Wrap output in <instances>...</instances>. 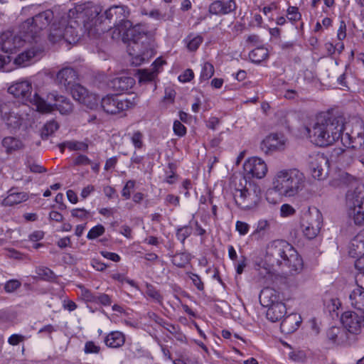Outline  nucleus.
Listing matches in <instances>:
<instances>
[{"instance_id": "864d4df0", "label": "nucleus", "mask_w": 364, "mask_h": 364, "mask_svg": "<svg viewBox=\"0 0 364 364\" xmlns=\"http://www.w3.org/2000/svg\"><path fill=\"white\" fill-rule=\"evenodd\" d=\"M188 261V257L184 254H178L175 255L173 259V263L178 267H184Z\"/></svg>"}, {"instance_id": "09e8293b", "label": "nucleus", "mask_w": 364, "mask_h": 364, "mask_svg": "<svg viewBox=\"0 0 364 364\" xmlns=\"http://www.w3.org/2000/svg\"><path fill=\"white\" fill-rule=\"evenodd\" d=\"M146 293L149 297L152 298L153 299L159 302L161 301L162 297L161 294L151 284H146Z\"/></svg>"}, {"instance_id": "4d7b16f0", "label": "nucleus", "mask_w": 364, "mask_h": 364, "mask_svg": "<svg viewBox=\"0 0 364 364\" xmlns=\"http://www.w3.org/2000/svg\"><path fill=\"white\" fill-rule=\"evenodd\" d=\"M173 132L176 135L183 136L186 133V129L181 122L176 120L173 123Z\"/></svg>"}, {"instance_id": "473e14b6", "label": "nucleus", "mask_w": 364, "mask_h": 364, "mask_svg": "<svg viewBox=\"0 0 364 364\" xmlns=\"http://www.w3.org/2000/svg\"><path fill=\"white\" fill-rule=\"evenodd\" d=\"M250 60L256 63H259L268 57V50L263 47L256 48L250 53Z\"/></svg>"}, {"instance_id": "cd10ccee", "label": "nucleus", "mask_w": 364, "mask_h": 364, "mask_svg": "<svg viewBox=\"0 0 364 364\" xmlns=\"http://www.w3.org/2000/svg\"><path fill=\"white\" fill-rule=\"evenodd\" d=\"M104 341L109 348H119L125 343V336L120 331H112L105 337Z\"/></svg>"}, {"instance_id": "20e7f679", "label": "nucleus", "mask_w": 364, "mask_h": 364, "mask_svg": "<svg viewBox=\"0 0 364 364\" xmlns=\"http://www.w3.org/2000/svg\"><path fill=\"white\" fill-rule=\"evenodd\" d=\"M84 16L82 6L70 9L67 14L56 18L50 26L48 38L52 43L65 41L68 44H75L80 39L76 30L77 19Z\"/></svg>"}, {"instance_id": "6e6d98bb", "label": "nucleus", "mask_w": 364, "mask_h": 364, "mask_svg": "<svg viewBox=\"0 0 364 364\" xmlns=\"http://www.w3.org/2000/svg\"><path fill=\"white\" fill-rule=\"evenodd\" d=\"M100 350V347L97 346L92 341H87L85 345V353H98Z\"/></svg>"}, {"instance_id": "c03bdc74", "label": "nucleus", "mask_w": 364, "mask_h": 364, "mask_svg": "<svg viewBox=\"0 0 364 364\" xmlns=\"http://www.w3.org/2000/svg\"><path fill=\"white\" fill-rule=\"evenodd\" d=\"M270 228V223L267 220H260L258 221L257 228L253 232V235H257L260 233H264L266 231L269 230Z\"/></svg>"}, {"instance_id": "bb28decb", "label": "nucleus", "mask_w": 364, "mask_h": 364, "mask_svg": "<svg viewBox=\"0 0 364 364\" xmlns=\"http://www.w3.org/2000/svg\"><path fill=\"white\" fill-rule=\"evenodd\" d=\"M28 198V194L24 192H14V189L9 191V195L1 202L4 206H12L19 204Z\"/></svg>"}, {"instance_id": "5fc2aeb1", "label": "nucleus", "mask_w": 364, "mask_h": 364, "mask_svg": "<svg viewBox=\"0 0 364 364\" xmlns=\"http://www.w3.org/2000/svg\"><path fill=\"white\" fill-rule=\"evenodd\" d=\"M92 164L91 160L85 155L80 154L73 160L75 166H87Z\"/></svg>"}, {"instance_id": "4be33fe9", "label": "nucleus", "mask_w": 364, "mask_h": 364, "mask_svg": "<svg viewBox=\"0 0 364 364\" xmlns=\"http://www.w3.org/2000/svg\"><path fill=\"white\" fill-rule=\"evenodd\" d=\"M301 321L299 314H291L282 320L280 325L281 331L286 334L291 333L299 328Z\"/></svg>"}, {"instance_id": "72a5a7b5", "label": "nucleus", "mask_w": 364, "mask_h": 364, "mask_svg": "<svg viewBox=\"0 0 364 364\" xmlns=\"http://www.w3.org/2000/svg\"><path fill=\"white\" fill-rule=\"evenodd\" d=\"M71 94L73 97L78 101L80 103L82 101V100L87 96L89 92L87 90L80 85V84L75 83L71 87Z\"/></svg>"}, {"instance_id": "7ed1b4c3", "label": "nucleus", "mask_w": 364, "mask_h": 364, "mask_svg": "<svg viewBox=\"0 0 364 364\" xmlns=\"http://www.w3.org/2000/svg\"><path fill=\"white\" fill-rule=\"evenodd\" d=\"M124 26L127 28L123 39L128 43V53L133 57L132 63L139 65L153 54L154 33L145 24L132 26L130 21H124Z\"/></svg>"}, {"instance_id": "c9c22d12", "label": "nucleus", "mask_w": 364, "mask_h": 364, "mask_svg": "<svg viewBox=\"0 0 364 364\" xmlns=\"http://www.w3.org/2000/svg\"><path fill=\"white\" fill-rule=\"evenodd\" d=\"M184 41L190 51H195L202 43L203 38L200 36H193L190 35L185 38Z\"/></svg>"}, {"instance_id": "6ab92c4d", "label": "nucleus", "mask_w": 364, "mask_h": 364, "mask_svg": "<svg viewBox=\"0 0 364 364\" xmlns=\"http://www.w3.org/2000/svg\"><path fill=\"white\" fill-rule=\"evenodd\" d=\"M43 50L40 47H32L19 53L14 59V63L22 67L28 66L38 59Z\"/></svg>"}, {"instance_id": "4c0bfd02", "label": "nucleus", "mask_w": 364, "mask_h": 364, "mask_svg": "<svg viewBox=\"0 0 364 364\" xmlns=\"http://www.w3.org/2000/svg\"><path fill=\"white\" fill-rule=\"evenodd\" d=\"M65 145L67 146V148L70 151H86L88 149L89 145L87 143V140L85 141H66Z\"/></svg>"}, {"instance_id": "a19ab883", "label": "nucleus", "mask_w": 364, "mask_h": 364, "mask_svg": "<svg viewBox=\"0 0 364 364\" xmlns=\"http://www.w3.org/2000/svg\"><path fill=\"white\" fill-rule=\"evenodd\" d=\"M214 75V67L213 65L206 62L203 64L202 70L200 73V80H208Z\"/></svg>"}, {"instance_id": "ddd939ff", "label": "nucleus", "mask_w": 364, "mask_h": 364, "mask_svg": "<svg viewBox=\"0 0 364 364\" xmlns=\"http://www.w3.org/2000/svg\"><path fill=\"white\" fill-rule=\"evenodd\" d=\"M361 122L358 119H353L352 121L343 122V132H346V136L349 139L350 144L353 141V148L364 147V133L363 132Z\"/></svg>"}, {"instance_id": "13d9d810", "label": "nucleus", "mask_w": 364, "mask_h": 364, "mask_svg": "<svg viewBox=\"0 0 364 364\" xmlns=\"http://www.w3.org/2000/svg\"><path fill=\"white\" fill-rule=\"evenodd\" d=\"M89 212L84 208H76L71 211L73 217L85 219L89 216Z\"/></svg>"}, {"instance_id": "393cba45", "label": "nucleus", "mask_w": 364, "mask_h": 364, "mask_svg": "<svg viewBox=\"0 0 364 364\" xmlns=\"http://www.w3.org/2000/svg\"><path fill=\"white\" fill-rule=\"evenodd\" d=\"M354 139H352V141ZM353 142L350 144L349 139L346 136V132H343V146L346 149H343V161H345L346 166H349L353 163L356 156V150L361 148H353Z\"/></svg>"}, {"instance_id": "49530a36", "label": "nucleus", "mask_w": 364, "mask_h": 364, "mask_svg": "<svg viewBox=\"0 0 364 364\" xmlns=\"http://www.w3.org/2000/svg\"><path fill=\"white\" fill-rule=\"evenodd\" d=\"M287 18L289 21L296 22L301 19V15L296 6H289L287 9Z\"/></svg>"}, {"instance_id": "bf43d9fd", "label": "nucleus", "mask_w": 364, "mask_h": 364, "mask_svg": "<svg viewBox=\"0 0 364 364\" xmlns=\"http://www.w3.org/2000/svg\"><path fill=\"white\" fill-rule=\"evenodd\" d=\"M38 274L44 279H49L53 277V272L47 267H40L37 270Z\"/></svg>"}, {"instance_id": "37998d69", "label": "nucleus", "mask_w": 364, "mask_h": 364, "mask_svg": "<svg viewBox=\"0 0 364 364\" xmlns=\"http://www.w3.org/2000/svg\"><path fill=\"white\" fill-rule=\"evenodd\" d=\"M105 232V228L102 225H97L93 227L88 232L87 237L89 240H94L102 235Z\"/></svg>"}, {"instance_id": "f8f14e48", "label": "nucleus", "mask_w": 364, "mask_h": 364, "mask_svg": "<svg viewBox=\"0 0 364 364\" xmlns=\"http://www.w3.org/2000/svg\"><path fill=\"white\" fill-rule=\"evenodd\" d=\"M343 328L345 329L346 343L350 346L356 342L360 333V320L358 316L352 311L343 314Z\"/></svg>"}, {"instance_id": "dca6fc26", "label": "nucleus", "mask_w": 364, "mask_h": 364, "mask_svg": "<svg viewBox=\"0 0 364 364\" xmlns=\"http://www.w3.org/2000/svg\"><path fill=\"white\" fill-rule=\"evenodd\" d=\"M329 161L323 154H316L311 156L310 169L312 176L318 180H323L328 176Z\"/></svg>"}, {"instance_id": "0e129e2a", "label": "nucleus", "mask_w": 364, "mask_h": 364, "mask_svg": "<svg viewBox=\"0 0 364 364\" xmlns=\"http://www.w3.org/2000/svg\"><path fill=\"white\" fill-rule=\"evenodd\" d=\"M190 279L192 280L193 284L196 287V288L198 290H200V291L203 290L204 285L198 275L191 273L190 275Z\"/></svg>"}, {"instance_id": "774afa93", "label": "nucleus", "mask_w": 364, "mask_h": 364, "mask_svg": "<svg viewBox=\"0 0 364 364\" xmlns=\"http://www.w3.org/2000/svg\"><path fill=\"white\" fill-rule=\"evenodd\" d=\"M359 258L355 262V267L359 272H364V255L358 256Z\"/></svg>"}, {"instance_id": "423d86ee", "label": "nucleus", "mask_w": 364, "mask_h": 364, "mask_svg": "<svg viewBox=\"0 0 364 364\" xmlns=\"http://www.w3.org/2000/svg\"><path fill=\"white\" fill-rule=\"evenodd\" d=\"M306 179L304 173L296 168H282L273 176L272 189L279 196L294 198L304 190Z\"/></svg>"}, {"instance_id": "0eeeda50", "label": "nucleus", "mask_w": 364, "mask_h": 364, "mask_svg": "<svg viewBox=\"0 0 364 364\" xmlns=\"http://www.w3.org/2000/svg\"><path fill=\"white\" fill-rule=\"evenodd\" d=\"M233 198L236 205L243 210L255 208L260 200L261 191L256 185L249 183L245 177L234 179Z\"/></svg>"}, {"instance_id": "39448f33", "label": "nucleus", "mask_w": 364, "mask_h": 364, "mask_svg": "<svg viewBox=\"0 0 364 364\" xmlns=\"http://www.w3.org/2000/svg\"><path fill=\"white\" fill-rule=\"evenodd\" d=\"M348 188L346 193V211L348 218L356 225L364 224V184L359 178L348 173H343V188Z\"/></svg>"}, {"instance_id": "aec40b11", "label": "nucleus", "mask_w": 364, "mask_h": 364, "mask_svg": "<svg viewBox=\"0 0 364 364\" xmlns=\"http://www.w3.org/2000/svg\"><path fill=\"white\" fill-rule=\"evenodd\" d=\"M237 9V4L235 0H228L222 1L216 0L209 6V12L217 16H223L233 12Z\"/></svg>"}, {"instance_id": "69168bd1", "label": "nucleus", "mask_w": 364, "mask_h": 364, "mask_svg": "<svg viewBox=\"0 0 364 364\" xmlns=\"http://www.w3.org/2000/svg\"><path fill=\"white\" fill-rule=\"evenodd\" d=\"M165 202L166 205L178 206L179 205V197L173 194H168L166 196Z\"/></svg>"}, {"instance_id": "2eb2a0df", "label": "nucleus", "mask_w": 364, "mask_h": 364, "mask_svg": "<svg viewBox=\"0 0 364 364\" xmlns=\"http://www.w3.org/2000/svg\"><path fill=\"white\" fill-rule=\"evenodd\" d=\"M23 33V37L14 35L11 31H6L1 34L0 37V44L1 50L5 53H13L17 48L23 46L24 42L31 41L26 39V33Z\"/></svg>"}, {"instance_id": "9d476101", "label": "nucleus", "mask_w": 364, "mask_h": 364, "mask_svg": "<svg viewBox=\"0 0 364 364\" xmlns=\"http://www.w3.org/2000/svg\"><path fill=\"white\" fill-rule=\"evenodd\" d=\"M323 225V216L320 210L314 208L305 213L301 223L304 235L309 240L315 238L319 233Z\"/></svg>"}, {"instance_id": "a211bd4d", "label": "nucleus", "mask_w": 364, "mask_h": 364, "mask_svg": "<svg viewBox=\"0 0 364 364\" xmlns=\"http://www.w3.org/2000/svg\"><path fill=\"white\" fill-rule=\"evenodd\" d=\"M244 169L247 173L257 178H264L267 172V164L258 157H252L247 159L244 164Z\"/></svg>"}, {"instance_id": "a18cd8bd", "label": "nucleus", "mask_w": 364, "mask_h": 364, "mask_svg": "<svg viewBox=\"0 0 364 364\" xmlns=\"http://www.w3.org/2000/svg\"><path fill=\"white\" fill-rule=\"evenodd\" d=\"M12 105L13 103L10 102H0V114L1 119L7 117L8 115H9L12 112Z\"/></svg>"}, {"instance_id": "e433bc0d", "label": "nucleus", "mask_w": 364, "mask_h": 364, "mask_svg": "<svg viewBox=\"0 0 364 364\" xmlns=\"http://www.w3.org/2000/svg\"><path fill=\"white\" fill-rule=\"evenodd\" d=\"M59 128V124L55 120L48 122L41 129V137L48 138Z\"/></svg>"}, {"instance_id": "680f3d73", "label": "nucleus", "mask_w": 364, "mask_h": 364, "mask_svg": "<svg viewBox=\"0 0 364 364\" xmlns=\"http://www.w3.org/2000/svg\"><path fill=\"white\" fill-rule=\"evenodd\" d=\"M340 331L339 327L333 326L328 331V338L333 342H336Z\"/></svg>"}, {"instance_id": "8fccbe9b", "label": "nucleus", "mask_w": 364, "mask_h": 364, "mask_svg": "<svg viewBox=\"0 0 364 364\" xmlns=\"http://www.w3.org/2000/svg\"><path fill=\"white\" fill-rule=\"evenodd\" d=\"M192 229L188 226H184L181 228L177 231V237L181 242H184V240L191 234Z\"/></svg>"}, {"instance_id": "c756f323", "label": "nucleus", "mask_w": 364, "mask_h": 364, "mask_svg": "<svg viewBox=\"0 0 364 364\" xmlns=\"http://www.w3.org/2000/svg\"><path fill=\"white\" fill-rule=\"evenodd\" d=\"M349 255L351 257H356L364 255V241L363 235H357L352 240Z\"/></svg>"}, {"instance_id": "6e6552de", "label": "nucleus", "mask_w": 364, "mask_h": 364, "mask_svg": "<svg viewBox=\"0 0 364 364\" xmlns=\"http://www.w3.org/2000/svg\"><path fill=\"white\" fill-rule=\"evenodd\" d=\"M47 100L48 102L35 93L32 102L37 110L43 113H49L57 109L63 114H68L73 109L70 100L64 96L50 93L47 96Z\"/></svg>"}, {"instance_id": "2f4dec72", "label": "nucleus", "mask_w": 364, "mask_h": 364, "mask_svg": "<svg viewBox=\"0 0 364 364\" xmlns=\"http://www.w3.org/2000/svg\"><path fill=\"white\" fill-rule=\"evenodd\" d=\"M341 306V302L338 298L331 299L327 305V308L333 320H338L340 323H341V316L339 315Z\"/></svg>"}, {"instance_id": "603ef678", "label": "nucleus", "mask_w": 364, "mask_h": 364, "mask_svg": "<svg viewBox=\"0 0 364 364\" xmlns=\"http://www.w3.org/2000/svg\"><path fill=\"white\" fill-rule=\"evenodd\" d=\"M296 210L289 204H283L280 208V213L282 217H289L294 215Z\"/></svg>"}, {"instance_id": "7c9ffc66", "label": "nucleus", "mask_w": 364, "mask_h": 364, "mask_svg": "<svg viewBox=\"0 0 364 364\" xmlns=\"http://www.w3.org/2000/svg\"><path fill=\"white\" fill-rule=\"evenodd\" d=\"M1 144L8 154L20 150L23 146L21 141L14 136L4 137L1 141Z\"/></svg>"}, {"instance_id": "de8ad7c7", "label": "nucleus", "mask_w": 364, "mask_h": 364, "mask_svg": "<svg viewBox=\"0 0 364 364\" xmlns=\"http://www.w3.org/2000/svg\"><path fill=\"white\" fill-rule=\"evenodd\" d=\"M131 140L135 148L141 149L143 147V134L139 131H136L132 134Z\"/></svg>"}, {"instance_id": "f03ea898", "label": "nucleus", "mask_w": 364, "mask_h": 364, "mask_svg": "<svg viewBox=\"0 0 364 364\" xmlns=\"http://www.w3.org/2000/svg\"><path fill=\"white\" fill-rule=\"evenodd\" d=\"M341 110L338 107L329 109L317 116L311 127H305L311 142L318 146L333 144L341 137Z\"/></svg>"}, {"instance_id": "79ce46f5", "label": "nucleus", "mask_w": 364, "mask_h": 364, "mask_svg": "<svg viewBox=\"0 0 364 364\" xmlns=\"http://www.w3.org/2000/svg\"><path fill=\"white\" fill-rule=\"evenodd\" d=\"M98 100H99V99L96 95L89 92L87 94V96H86L82 100L81 103L85 105L88 108L92 109L97 107Z\"/></svg>"}, {"instance_id": "b1692460", "label": "nucleus", "mask_w": 364, "mask_h": 364, "mask_svg": "<svg viewBox=\"0 0 364 364\" xmlns=\"http://www.w3.org/2000/svg\"><path fill=\"white\" fill-rule=\"evenodd\" d=\"M129 12L125 6H113L107 9L105 12V18L109 21H123L127 17Z\"/></svg>"}, {"instance_id": "4468645a", "label": "nucleus", "mask_w": 364, "mask_h": 364, "mask_svg": "<svg viewBox=\"0 0 364 364\" xmlns=\"http://www.w3.org/2000/svg\"><path fill=\"white\" fill-rule=\"evenodd\" d=\"M287 138L282 134H270L261 142L260 148L266 154L284 150Z\"/></svg>"}, {"instance_id": "a878e982", "label": "nucleus", "mask_w": 364, "mask_h": 364, "mask_svg": "<svg viewBox=\"0 0 364 364\" xmlns=\"http://www.w3.org/2000/svg\"><path fill=\"white\" fill-rule=\"evenodd\" d=\"M267 318L272 322H276L282 318L287 312L285 304L280 301L267 307Z\"/></svg>"}, {"instance_id": "ea45409f", "label": "nucleus", "mask_w": 364, "mask_h": 364, "mask_svg": "<svg viewBox=\"0 0 364 364\" xmlns=\"http://www.w3.org/2000/svg\"><path fill=\"white\" fill-rule=\"evenodd\" d=\"M139 80L140 82H151L154 80V78L156 77L157 73L154 70H151V71L147 70H139Z\"/></svg>"}, {"instance_id": "f257e3e1", "label": "nucleus", "mask_w": 364, "mask_h": 364, "mask_svg": "<svg viewBox=\"0 0 364 364\" xmlns=\"http://www.w3.org/2000/svg\"><path fill=\"white\" fill-rule=\"evenodd\" d=\"M264 268L268 273L279 267L287 273L297 274L303 269V260L296 250L284 240H274L268 244L264 256Z\"/></svg>"}, {"instance_id": "f704fd0d", "label": "nucleus", "mask_w": 364, "mask_h": 364, "mask_svg": "<svg viewBox=\"0 0 364 364\" xmlns=\"http://www.w3.org/2000/svg\"><path fill=\"white\" fill-rule=\"evenodd\" d=\"M164 328L167 330L170 333H171L177 341L181 343L187 342L186 336L181 331L178 326H175L167 323L164 326Z\"/></svg>"}, {"instance_id": "e2e57ef3", "label": "nucleus", "mask_w": 364, "mask_h": 364, "mask_svg": "<svg viewBox=\"0 0 364 364\" xmlns=\"http://www.w3.org/2000/svg\"><path fill=\"white\" fill-rule=\"evenodd\" d=\"M249 225L245 222L237 221L236 230L242 235H246L249 231Z\"/></svg>"}, {"instance_id": "3c124183", "label": "nucleus", "mask_w": 364, "mask_h": 364, "mask_svg": "<svg viewBox=\"0 0 364 364\" xmlns=\"http://www.w3.org/2000/svg\"><path fill=\"white\" fill-rule=\"evenodd\" d=\"M21 287V282L16 279L8 281L4 285V290L8 293H12Z\"/></svg>"}, {"instance_id": "58836bf2", "label": "nucleus", "mask_w": 364, "mask_h": 364, "mask_svg": "<svg viewBox=\"0 0 364 364\" xmlns=\"http://www.w3.org/2000/svg\"><path fill=\"white\" fill-rule=\"evenodd\" d=\"M3 120L9 127L16 128L21 125V118L14 112H12L7 117L4 118Z\"/></svg>"}, {"instance_id": "c85d7f7f", "label": "nucleus", "mask_w": 364, "mask_h": 364, "mask_svg": "<svg viewBox=\"0 0 364 364\" xmlns=\"http://www.w3.org/2000/svg\"><path fill=\"white\" fill-rule=\"evenodd\" d=\"M134 79L131 77L122 76L111 81L112 87L116 91H127L134 85Z\"/></svg>"}, {"instance_id": "412c9836", "label": "nucleus", "mask_w": 364, "mask_h": 364, "mask_svg": "<svg viewBox=\"0 0 364 364\" xmlns=\"http://www.w3.org/2000/svg\"><path fill=\"white\" fill-rule=\"evenodd\" d=\"M77 80V73L72 68H64L59 70L56 75L57 83L65 88H68L70 86L71 87Z\"/></svg>"}, {"instance_id": "9b49d317", "label": "nucleus", "mask_w": 364, "mask_h": 364, "mask_svg": "<svg viewBox=\"0 0 364 364\" xmlns=\"http://www.w3.org/2000/svg\"><path fill=\"white\" fill-rule=\"evenodd\" d=\"M136 104L134 98L132 100L121 96L107 95L101 100V107L103 110L112 114L132 108Z\"/></svg>"}, {"instance_id": "052dcab7", "label": "nucleus", "mask_w": 364, "mask_h": 364, "mask_svg": "<svg viewBox=\"0 0 364 364\" xmlns=\"http://www.w3.org/2000/svg\"><path fill=\"white\" fill-rule=\"evenodd\" d=\"M194 77V73L192 70L186 69L183 74L180 75L178 80L181 82H186L191 81Z\"/></svg>"}, {"instance_id": "1a4fd4ad", "label": "nucleus", "mask_w": 364, "mask_h": 364, "mask_svg": "<svg viewBox=\"0 0 364 364\" xmlns=\"http://www.w3.org/2000/svg\"><path fill=\"white\" fill-rule=\"evenodd\" d=\"M54 18L53 12L46 10L32 18L27 19L22 25L23 32L26 33V39L37 41L42 32L48 26Z\"/></svg>"}, {"instance_id": "338daca9", "label": "nucleus", "mask_w": 364, "mask_h": 364, "mask_svg": "<svg viewBox=\"0 0 364 364\" xmlns=\"http://www.w3.org/2000/svg\"><path fill=\"white\" fill-rule=\"evenodd\" d=\"M99 301L100 304L105 306H108L111 304V298L109 295L106 294H101L99 296H96V301Z\"/></svg>"}, {"instance_id": "f3484780", "label": "nucleus", "mask_w": 364, "mask_h": 364, "mask_svg": "<svg viewBox=\"0 0 364 364\" xmlns=\"http://www.w3.org/2000/svg\"><path fill=\"white\" fill-rule=\"evenodd\" d=\"M32 85L28 80H21L13 83L9 88L8 92L23 102H32L33 96H31Z\"/></svg>"}, {"instance_id": "5701e85b", "label": "nucleus", "mask_w": 364, "mask_h": 364, "mask_svg": "<svg viewBox=\"0 0 364 364\" xmlns=\"http://www.w3.org/2000/svg\"><path fill=\"white\" fill-rule=\"evenodd\" d=\"M280 301H282L280 295L275 289L267 287L261 291L259 294V302L263 306L267 308Z\"/></svg>"}]
</instances>
